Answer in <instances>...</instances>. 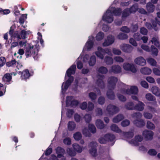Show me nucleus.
<instances>
[{
    "mask_svg": "<svg viewBox=\"0 0 160 160\" xmlns=\"http://www.w3.org/2000/svg\"><path fill=\"white\" fill-rule=\"evenodd\" d=\"M76 66L75 65H72L67 71L65 78H66V75L68 77V79L64 83V87H63V82L62 86V91L65 92L68 89V87L73 82L74 80V78L71 75L74 74L75 72Z\"/></svg>",
    "mask_w": 160,
    "mask_h": 160,
    "instance_id": "f257e3e1",
    "label": "nucleus"
},
{
    "mask_svg": "<svg viewBox=\"0 0 160 160\" xmlns=\"http://www.w3.org/2000/svg\"><path fill=\"white\" fill-rule=\"evenodd\" d=\"M122 10L120 8H115L112 11L108 9L106 13L102 16V19L103 21L108 23H111L113 20V14L114 16H119L121 15Z\"/></svg>",
    "mask_w": 160,
    "mask_h": 160,
    "instance_id": "f03ea898",
    "label": "nucleus"
},
{
    "mask_svg": "<svg viewBox=\"0 0 160 160\" xmlns=\"http://www.w3.org/2000/svg\"><path fill=\"white\" fill-rule=\"evenodd\" d=\"M39 49L38 45H36L34 47L32 46L27 48L25 52L26 57L32 56L35 60H37L38 58V53Z\"/></svg>",
    "mask_w": 160,
    "mask_h": 160,
    "instance_id": "7ed1b4c3",
    "label": "nucleus"
},
{
    "mask_svg": "<svg viewBox=\"0 0 160 160\" xmlns=\"http://www.w3.org/2000/svg\"><path fill=\"white\" fill-rule=\"evenodd\" d=\"M72 96H67V97L66 100V104L67 107L70 106L73 107L76 106L78 105L79 103L78 101L76 100H72Z\"/></svg>",
    "mask_w": 160,
    "mask_h": 160,
    "instance_id": "20e7f679",
    "label": "nucleus"
},
{
    "mask_svg": "<svg viewBox=\"0 0 160 160\" xmlns=\"http://www.w3.org/2000/svg\"><path fill=\"white\" fill-rule=\"evenodd\" d=\"M9 34L11 36V40L18 41L20 39H21L19 31H16L14 32L13 29H11V27L9 31Z\"/></svg>",
    "mask_w": 160,
    "mask_h": 160,
    "instance_id": "39448f33",
    "label": "nucleus"
},
{
    "mask_svg": "<svg viewBox=\"0 0 160 160\" xmlns=\"http://www.w3.org/2000/svg\"><path fill=\"white\" fill-rule=\"evenodd\" d=\"M96 142L92 141L90 142L88 145L89 148H91L89 150V153L93 156H96L97 155V150L96 147L97 146Z\"/></svg>",
    "mask_w": 160,
    "mask_h": 160,
    "instance_id": "423d86ee",
    "label": "nucleus"
},
{
    "mask_svg": "<svg viewBox=\"0 0 160 160\" xmlns=\"http://www.w3.org/2000/svg\"><path fill=\"white\" fill-rule=\"evenodd\" d=\"M123 67L125 70L130 71L133 73H136L137 71L133 63H129L128 62L124 63L123 64Z\"/></svg>",
    "mask_w": 160,
    "mask_h": 160,
    "instance_id": "0eeeda50",
    "label": "nucleus"
},
{
    "mask_svg": "<svg viewBox=\"0 0 160 160\" xmlns=\"http://www.w3.org/2000/svg\"><path fill=\"white\" fill-rule=\"evenodd\" d=\"M107 110L109 114L112 115L118 113L119 109L115 106L110 104L108 106Z\"/></svg>",
    "mask_w": 160,
    "mask_h": 160,
    "instance_id": "6e6552de",
    "label": "nucleus"
},
{
    "mask_svg": "<svg viewBox=\"0 0 160 160\" xmlns=\"http://www.w3.org/2000/svg\"><path fill=\"white\" fill-rule=\"evenodd\" d=\"M142 134L146 140H151L153 139L154 133L151 131L145 130L143 131Z\"/></svg>",
    "mask_w": 160,
    "mask_h": 160,
    "instance_id": "1a4fd4ad",
    "label": "nucleus"
},
{
    "mask_svg": "<svg viewBox=\"0 0 160 160\" xmlns=\"http://www.w3.org/2000/svg\"><path fill=\"white\" fill-rule=\"evenodd\" d=\"M117 81L118 79L117 78L114 76L109 77L108 80L109 87L112 89H114Z\"/></svg>",
    "mask_w": 160,
    "mask_h": 160,
    "instance_id": "9d476101",
    "label": "nucleus"
},
{
    "mask_svg": "<svg viewBox=\"0 0 160 160\" xmlns=\"http://www.w3.org/2000/svg\"><path fill=\"white\" fill-rule=\"evenodd\" d=\"M114 36L112 35H109L107 37V39L105 40L102 45L104 47L108 46L112 44L114 42Z\"/></svg>",
    "mask_w": 160,
    "mask_h": 160,
    "instance_id": "9b49d317",
    "label": "nucleus"
},
{
    "mask_svg": "<svg viewBox=\"0 0 160 160\" xmlns=\"http://www.w3.org/2000/svg\"><path fill=\"white\" fill-rule=\"evenodd\" d=\"M121 50L124 52L128 53H130L133 49V47L131 45L124 44L120 46Z\"/></svg>",
    "mask_w": 160,
    "mask_h": 160,
    "instance_id": "f8f14e48",
    "label": "nucleus"
},
{
    "mask_svg": "<svg viewBox=\"0 0 160 160\" xmlns=\"http://www.w3.org/2000/svg\"><path fill=\"white\" fill-rule=\"evenodd\" d=\"M18 74L21 75V78L22 80H26L29 78L31 74L28 69H26L23 71H19Z\"/></svg>",
    "mask_w": 160,
    "mask_h": 160,
    "instance_id": "ddd939ff",
    "label": "nucleus"
},
{
    "mask_svg": "<svg viewBox=\"0 0 160 160\" xmlns=\"http://www.w3.org/2000/svg\"><path fill=\"white\" fill-rule=\"evenodd\" d=\"M138 88L137 86H132L130 89H127L125 92L126 94L128 95L137 94L138 92Z\"/></svg>",
    "mask_w": 160,
    "mask_h": 160,
    "instance_id": "4468645a",
    "label": "nucleus"
},
{
    "mask_svg": "<svg viewBox=\"0 0 160 160\" xmlns=\"http://www.w3.org/2000/svg\"><path fill=\"white\" fill-rule=\"evenodd\" d=\"M121 69L120 66L117 65H113L110 69V72L114 74H118L121 72Z\"/></svg>",
    "mask_w": 160,
    "mask_h": 160,
    "instance_id": "2eb2a0df",
    "label": "nucleus"
},
{
    "mask_svg": "<svg viewBox=\"0 0 160 160\" xmlns=\"http://www.w3.org/2000/svg\"><path fill=\"white\" fill-rule=\"evenodd\" d=\"M56 153L57 154L58 157L59 158L62 157L64 158V160H65V158L64 157L63 155L64 154L65 150L62 148L58 147L56 149Z\"/></svg>",
    "mask_w": 160,
    "mask_h": 160,
    "instance_id": "dca6fc26",
    "label": "nucleus"
},
{
    "mask_svg": "<svg viewBox=\"0 0 160 160\" xmlns=\"http://www.w3.org/2000/svg\"><path fill=\"white\" fill-rule=\"evenodd\" d=\"M104 78V77L103 75L99 76V77L96 81L98 86L101 88H105V84L103 81Z\"/></svg>",
    "mask_w": 160,
    "mask_h": 160,
    "instance_id": "f3484780",
    "label": "nucleus"
},
{
    "mask_svg": "<svg viewBox=\"0 0 160 160\" xmlns=\"http://www.w3.org/2000/svg\"><path fill=\"white\" fill-rule=\"evenodd\" d=\"M134 62L137 64L141 66H144L146 63V60L142 57H140L136 58Z\"/></svg>",
    "mask_w": 160,
    "mask_h": 160,
    "instance_id": "a211bd4d",
    "label": "nucleus"
},
{
    "mask_svg": "<svg viewBox=\"0 0 160 160\" xmlns=\"http://www.w3.org/2000/svg\"><path fill=\"white\" fill-rule=\"evenodd\" d=\"M12 73H6L2 77V80L7 84H9L12 79Z\"/></svg>",
    "mask_w": 160,
    "mask_h": 160,
    "instance_id": "6ab92c4d",
    "label": "nucleus"
},
{
    "mask_svg": "<svg viewBox=\"0 0 160 160\" xmlns=\"http://www.w3.org/2000/svg\"><path fill=\"white\" fill-rule=\"evenodd\" d=\"M133 123L137 127L140 128L142 127L145 125L144 121L141 119L134 120Z\"/></svg>",
    "mask_w": 160,
    "mask_h": 160,
    "instance_id": "aec40b11",
    "label": "nucleus"
},
{
    "mask_svg": "<svg viewBox=\"0 0 160 160\" xmlns=\"http://www.w3.org/2000/svg\"><path fill=\"white\" fill-rule=\"evenodd\" d=\"M98 50L97 51L95 52V54L99 58L101 59H103L104 58L103 55L104 54L103 53V52L104 51L103 49L100 47H98Z\"/></svg>",
    "mask_w": 160,
    "mask_h": 160,
    "instance_id": "412c9836",
    "label": "nucleus"
},
{
    "mask_svg": "<svg viewBox=\"0 0 160 160\" xmlns=\"http://www.w3.org/2000/svg\"><path fill=\"white\" fill-rule=\"evenodd\" d=\"M146 8L148 12H152L154 10L155 6L151 2H149L147 3Z\"/></svg>",
    "mask_w": 160,
    "mask_h": 160,
    "instance_id": "4be33fe9",
    "label": "nucleus"
},
{
    "mask_svg": "<svg viewBox=\"0 0 160 160\" xmlns=\"http://www.w3.org/2000/svg\"><path fill=\"white\" fill-rule=\"evenodd\" d=\"M107 96L108 99L110 100H114L115 98V95L112 90L111 89H108L107 92Z\"/></svg>",
    "mask_w": 160,
    "mask_h": 160,
    "instance_id": "5701e85b",
    "label": "nucleus"
},
{
    "mask_svg": "<svg viewBox=\"0 0 160 160\" xmlns=\"http://www.w3.org/2000/svg\"><path fill=\"white\" fill-rule=\"evenodd\" d=\"M144 104L142 102L139 101V103L134 106V110L142 111L144 109Z\"/></svg>",
    "mask_w": 160,
    "mask_h": 160,
    "instance_id": "b1692460",
    "label": "nucleus"
},
{
    "mask_svg": "<svg viewBox=\"0 0 160 160\" xmlns=\"http://www.w3.org/2000/svg\"><path fill=\"white\" fill-rule=\"evenodd\" d=\"M124 118V116L122 114H119L113 118V122L117 123L121 121Z\"/></svg>",
    "mask_w": 160,
    "mask_h": 160,
    "instance_id": "393cba45",
    "label": "nucleus"
},
{
    "mask_svg": "<svg viewBox=\"0 0 160 160\" xmlns=\"http://www.w3.org/2000/svg\"><path fill=\"white\" fill-rule=\"evenodd\" d=\"M104 138L108 142H112L114 141L115 138V136L112 134L108 133L105 135Z\"/></svg>",
    "mask_w": 160,
    "mask_h": 160,
    "instance_id": "a878e982",
    "label": "nucleus"
},
{
    "mask_svg": "<svg viewBox=\"0 0 160 160\" xmlns=\"http://www.w3.org/2000/svg\"><path fill=\"white\" fill-rule=\"evenodd\" d=\"M76 124L73 121H69L68 123V129L69 131H73L76 128Z\"/></svg>",
    "mask_w": 160,
    "mask_h": 160,
    "instance_id": "bb28decb",
    "label": "nucleus"
},
{
    "mask_svg": "<svg viewBox=\"0 0 160 160\" xmlns=\"http://www.w3.org/2000/svg\"><path fill=\"white\" fill-rule=\"evenodd\" d=\"M95 124L98 128L102 129L104 127V124L103 122L100 119L97 120L96 121Z\"/></svg>",
    "mask_w": 160,
    "mask_h": 160,
    "instance_id": "cd10ccee",
    "label": "nucleus"
},
{
    "mask_svg": "<svg viewBox=\"0 0 160 160\" xmlns=\"http://www.w3.org/2000/svg\"><path fill=\"white\" fill-rule=\"evenodd\" d=\"M125 108L129 110H134V106L133 103L131 102H127L124 106Z\"/></svg>",
    "mask_w": 160,
    "mask_h": 160,
    "instance_id": "c85d7f7f",
    "label": "nucleus"
},
{
    "mask_svg": "<svg viewBox=\"0 0 160 160\" xmlns=\"http://www.w3.org/2000/svg\"><path fill=\"white\" fill-rule=\"evenodd\" d=\"M140 72L142 74L145 75H149L152 72L151 70L147 67H144L142 68L140 70Z\"/></svg>",
    "mask_w": 160,
    "mask_h": 160,
    "instance_id": "c756f323",
    "label": "nucleus"
},
{
    "mask_svg": "<svg viewBox=\"0 0 160 160\" xmlns=\"http://www.w3.org/2000/svg\"><path fill=\"white\" fill-rule=\"evenodd\" d=\"M17 61L15 59L12 58L11 61L8 62L6 63V66L8 67H14L16 65Z\"/></svg>",
    "mask_w": 160,
    "mask_h": 160,
    "instance_id": "7c9ffc66",
    "label": "nucleus"
},
{
    "mask_svg": "<svg viewBox=\"0 0 160 160\" xmlns=\"http://www.w3.org/2000/svg\"><path fill=\"white\" fill-rule=\"evenodd\" d=\"M111 129L117 133H120L122 132L121 130L120 129L118 126L115 124H112L110 127Z\"/></svg>",
    "mask_w": 160,
    "mask_h": 160,
    "instance_id": "2f4dec72",
    "label": "nucleus"
},
{
    "mask_svg": "<svg viewBox=\"0 0 160 160\" xmlns=\"http://www.w3.org/2000/svg\"><path fill=\"white\" fill-rule=\"evenodd\" d=\"M152 93L156 96H160V90L158 87L156 86H154L152 88Z\"/></svg>",
    "mask_w": 160,
    "mask_h": 160,
    "instance_id": "473e14b6",
    "label": "nucleus"
},
{
    "mask_svg": "<svg viewBox=\"0 0 160 160\" xmlns=\"http://www.w3.org/2000/svg\"><path fill=\"white\" fill-rule=\"evenodd\" d=\"M123 134L125 137L131 139L134 136V131L128 132H123Z\"/></svg>",
    "mask_w": 160,
    "mask_h": 160,
    "instance_id": "72a5a7b5",
    "label": "nucleus"
},
{
    "mask_svg": "<svg viewBox=\"0 0 160 160\" xmlns=\"http://www.w3.org/2000/svg\"><path fill=\"white\" fill-rule=\"evenodd\" d=\"M96 62V58L94 55L92 56L88 61V64L90 66H93L95 64Z\"/></svg>",
    "mask_w": 160,
    "mask_h": 160,
    "instance_id": "f704fd0d",
    "label": "nucleus"
},
{
    "mask_svg": "<svg viewBox=\"0 0 160 160\" xmlns=\"http://www.w3.org/2000/svg\"><path fill=\"white\" fill-rule=\"evenodd\" d=\"M72 146L73 149L75 151L80 153L82 151V148H81L80 146L77 143H74L73 144Z\"/></svg>",
    "mask_w": 160,
    "mask_h": 160,
    "instance_id": "c9c22d12",
    "label": "nucleus"
},
{
    "mask_svg": "<svg viewBox=\"0 0 160 160\" xmlns=\"http://www.w3.org/2000/svg\"><path fill=\"white\" fill-rule=\"evenodd\" d=\"M94 43L92 41L89 40L87 42L86 44V46L87 47V50L90 51L93 47Z\"/></svg>",
    "mask_w": 160,
    "mask_h": 160,
    "instance_id": "e433bc0d",
    "label": "nucleus"
},
{
    "mask_svg": "<svg viewBox=\"0 0 160 160\" xmlns=\"http://www.w3.org/2000/svg\"><path fill=\"white\" fill-rule=\"evenodd\" d=\"M104 61L106 64L107 65H110L113 63V60L112 58L109 56H106L105 57Z\"/></svg>",
    "mask_w": 160,
    "mask_h": 160,
    "instance_id": "4c0bfd02",
    "label": "nucleus"
},
{
    "mask_svg": "<svg viewBox=\"0 0 160 160\" xmlns=\"http://www.w3.org/2000/svg\"><path fill=\"white\" fill-rule=\"evenodd\" d=\"M104 36V33L102 32H100L96 35V39L97 41H100L103 38Z\"/></svg>",
    "mask_w": 160,
    "mask_h": 160,
    "instance_id": "58836bf2",
    "label": "nucleus"
},
{
    "mask_svg": "<svg viewBox=\"0 0 160 160\" xmlns=\"http://www.w3.org/2000/svg\"><path fill=\"white\" fill-rule=\"evenodd\" d=\"M151 51L152 52V55H154L155 56H157L158 52V50L153 45H152L151 46Z\"/></svg>",
    "mask_w": 160,
    "mask_h": 160,
    "instance_id": "ea45409f",
    "label": "nucleus"
},
{
    "mask_svg": "<svg viewBox=\"0 0 160 160\" xmlns=\"http://www.w3.org/2000/svg\"><path fill=\"white\" fill-rule=\"evenodd\" d=\"M128 35L125 33H120L117 36L118 38L120 40H124L128 38Z\"/></svg>",
    "mask_w": 160,
    "mask_h": 160,
    "instance_id": "a19ab883",
    "label": "nucleus"
},
{
    "mask_svg": "<svg viewBox=\"0 0 160 160\" xmlns=\"http://www.w3.org/2000/svg\"><path fill=\"white\" fill-rule=\"evenodd\" d=\"M151 41L152 43H153L154 45L158 47V49H160V45L159 42L156 38L153 37L152 38V40Z\"/></svg>",
    "mask_w": 160,
    "mask_h": 160,
    "instance_id": "79ce46f5",
    "label": "nucleus"
},
{
    "mask_svg": "<svg viewBox=\"0 0 160 160\" xmlns=\"http://www.w3.org/2000/svg\"><path fill=\"white\" fill-rule=\"evenodd\" d=\"M146 99L150 101H154L156 100V98L150 93H148L146 95Z\"/></svg>",
    "mask_w": 160,
    "mask_h": 160,
    "instance_id": "37998d69",
    "label": "nucleus"
},
{
    "mask_svg": "<svg viewBox=\"0 0 160 160\" xmlns=\"http://www.w3.org/2000/svg\"><path fill=\"white\" fill-rule=\"evenodd\" d=\"M147 62L152 66H156L157 62L154 59L152 58H148L147 59Z\"/></svg>",
    "mask_w": 160,
    "mask_h": 160,
    "instance_id": "c03bdc74",
    "label": "nucleus"
},
{
    "mask_svg": "<svg viewBox=\"0 0 160 160\" xmlns=\"http://www.w3.org/2000/svg\"><path fill=\"white\" fill-rule=\"evenodd\" d=\"M88 129L92 133H94L96 132V129L95 126L92 124H89L88 125Z\"/></svg>",
    "mask_w": 160,
    "mask_h": 160,
    "instance_id": "a18cd8bd",
    "label": "nucleus"
},
{
    "mask_svg": "<svg viewBox=\"0 0 160 160\" xmlns=\"http://www.w3.org/2000/svg\"><path fill=\"white\" fill-rule=\"evenodd\" d=\"M98 72L101 73L106 74L108 72V70L106 68L102 66L99 68Z\"/></svg>",
    "mask_w": 160,
    "mask_h": 160,
    "instance_id": "49530a36",
    "label": "nucleus"
},
{
    "mask_svg": "<svg viewBox=\"0 0 160 160\" xmlns=\"http://www.w3.org/2000/svg\"><path fill=\"white\" fill-rule=\"evenodd\" d=\"M130 12L128 8L125 9L122 13V18H126L129 15Z\"/></svg>",
    "mask_w": 160,
    "mask_h": 160,
    "instance_id": "de8ad7c7",
    "label": "nucleus"
},
{
    "mask_svg": "<svg viewBox=\"0 0 160 160\" xmlns=\"http://www.w3.org/2000/svg\"><path fill=\"white\" fill-rule=\"evenodd\" d=\"M154 124L150 121H148L147 123V128L151 130H153L155 128Z\"/></svg>",
    "mask_w": 160,
    "mask_h": 160,
    "instance_id": "09e8293b",
    "label": "nucleus"
},
{
    "mask_svg": "<svg viewBox=\"0 0 160 160\" xmlns=\"http://www.w3.org/2000/svg\"><path fill=\"white\" fill-rule=\"evenodd\" d=\"M82 137L81 133L79 132H77L73 135V138L74 139L77 140H80Z\"/></svg>",
    "mask_w": 160,
    "mask_h": 160,
    "instance_id": "8fccbe9b",
    "label": "nucleus"
},
{
    "mask_svg": "<svg viewBox=\"0 0 160 160\" xmlns=\"http://www.w3.org/2000/svg\"><path fill=\"white\" fill-rule=\"evenodd\" d=\"M143 140V137L141 135H138L135 136V140L132 139V141H134L135 142H141Z\"/></svg>",
    "mask_w": 160,
    "mask_h": 160,
    "instance_id": "3c124183",
    "label": "nucleus"
},
{
    "mask_svg": "<svg viewBox=\"0 0 160 160\" xmlns=\"http://www.w3.org/2000/svg\"><path fill=\"white\" fill-rule=\"evenodd\" d=\"M88 96L92 101L95 100L97 98L96 94L94 92H90L89 93Z\"/></svg>",
    "mask_w": 160,
    "mask_h": 160,
    "instance_id": "603ef678",
    "label": "nucleus"
},
{
    "mask_svg": "<svg viewBox=\"0 0 160 160\" xmlns=\"http://www.w3.org/2000/svg\"><path fill=\"white\" fill-rule=\"evenodd\" d=\"M84 118L85 122L87 123H89L92 119L91 116L90 114H86Z\"/></svg>",
    "mask_w": 160,
    "mask_h": 160,
    "instance_id": "864d4df0",
    "label": "nucleus"
},
{
    "mask_svg": "<svg viewBox=\"0 0 160 160\" xmlns=\"http://www.w3.org/2000/svg\"><path fill=\"white\" fill-rule=\"evenodd\" d=\"M68 154L70 156H74L76 155V152L75 151L72 150V148H68L67 149Z\"/></svg>",
    "mask_w": 160,
    "mask_h": 160,
    "instance_id": "5fc2aeb1",
    "label": "nucleus"
},
{
    "mask_svg": "<svg viewBox=\"0 0 160 160\" xmlns=\"http://www.w3.org/2000/svg\"><path fill=\"white\" fill-rule=\"evenodd\" d=\"M6 59L4 57H1L0 58V68L3 67L5 64Z\"/></svg>",
    "mask_w": 160,
    "mask_h": 160,
    "instance_id": "6e6d98bb",
    "label": "nucleus"
},
{
    "mask_svg": "<svg viewBox=\"0 0 160 160\" xmlns=\"http://www.w3.org/2000/svg\"><path fill=\"white\" fill-rule=\"evenodd\" d=\"M98 102L99 104L103 105L105 102V99L103 97L101 96L98 98Z\"/></svg>",
    "mask_w": 160,
    "mask_h": 160,
    "instance_id": "4d7b16f0",
    "label": "nucleus"
},
{
    "mask_svg": "<svg viewBox=\"0 0 160 160\" xmlns=\"http://www.w3.org/2000/svg\"><path fill=\"white\" fill-rule=\"evenodd\" d=\"M148 153L150 155L154 156L157 155V152L155 149H150L148 151Z\"/></svg>",
    "mask_w": 160,
    "mask_h": 160,
    "instance_id": "13d9d810",
    "label": "nucleus"
},
{
    "mask_svg": "<svg viewBox=\"0 0 160 160\" xmlns=\"http://www.w3.org/2000/svg\"><path fill=\"white\" fill-rule=\"evenodd\" d=\"M137 10V7L134 5H133L129 9L130 13H134Z\"/></svg>",
    "mask_w": 160,
    "mask_h": 160,
    "instance_id": "bf43d9fd",
    "label": "nucleus"
},
{
    "mask_svg": "<svg viewBox=\"0 0 160 160\" xmlns=\"http://www.w3.org/2000/svg\"><path fill=\"white\" fill-rule=\"evenodd\" d=\"M27 14H23L22 15L21 17L19 18V22L21 25H22L24 23L25 20L23 18L24 17L27 18Z\"/></svg>",
    "mask_w": 160,
    "mask_h": 160,
    "instance_id": "052dcab7",
    "label": "nucleus"
},
{
    "mask_svg": "<svg viewBox=\"0 0 160 160\" xmlns=\"http://www.w3.org/2000/svg\"><path fill=\"white\" fill-rule=\"evenodd\" d=\"M112 52L113 53L114 55H120L121 53L122 52L121 50L118 49H117L116 48H113L112 49Z\"/></svg>",
    "mask_w": 160,
    "mask_h": 160,
    "instance_id": "680f3d73",
    "label": "nucleus"
},
{
    "mask_svg": "<svg viewBox=\"0 0 160 160\" xmlns=\"http://www.w3.org/2000/svg\"><path fill=\"white\" fill-rule=\"evenodd\" d=\"M142 116V115L141 113L139 112L134 113L132 115V117L133 118H135L136 119H140Z\"/></svg>",
    "mask_w": 160,
    "mask_h": 160,
    "instance_id": "e2e57ef3",
    "label": "nucleus"
},
{
    "mask_svg": "<svg viewBox=\"0 0 160 160\" xmlns=\"http://www.w3.org/2000/svg\"><path fill=\"white\" fill-rule=\"evenodd\" d=\"M143 116L144 117L147 119H151L152 117V114L148 112H146L143 113Z\"/></svg>",
    "mask_w": 160,
    "mask_h": 160,
    "instance_id": "0e129e2a",
    "label": "nucleus"
},
{
    "mask_svg": "<svg viewBox=\"0 0 160 160\" xmlns=\"http://www.w3.org/2000/svg\"><path fill=\"white\" fill-rule=\"evenodd\" d=\"M114 60L117 62H124V59L120 56H116L114 58Z\"/></svg>",
    "mask_w": 160,
    "mask_h": 160,
    "instance_id": "69168bd1",
    "label": "nucleus"
},
{
    "mask_svg": "<svg viewBox=\"0 0 160 160\" xmlns=\"http://www.w3.org/2000/svg\"><path fill=\"white\" fill-rule=\"evenodd\" d=\"M121 31L126 33H128L130 31L129 28L127 26H123L121 28Z\"/></svg>",
    "mask_w": 160,
    "mask_h": 160,
    "instance_id": "338daca9",
    "label": "nucleus"
},
{
    "mask_svg": "<svg viewBox=\"0 0 160 160\" xmlns=\"http://www.w3.org/2000/svg\"><path fill=\"white\" fill-rule=\"evenodd\" d=\"M74 113V111L73 110L69 109L67 111V112L66 114L67 116V117L69 118H70L72 117Z\"/></svg>",
    "mask_w": 160,
    "mask_h": 160,
    "instance_id": "774afa93",
    "label": "nucleus"
}]
</instances>
